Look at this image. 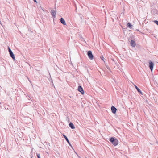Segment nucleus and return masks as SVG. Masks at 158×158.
Here are the masks:
<instances>
[{
    "label": "nucleus",
    "instance_id": "10",
    "mask_svg": "<svg viewBox=\"0 0 158 158\" xmlns=\"http://www.w3.org/2000/svg\"><path fill=\"white\" fill-rule=\"evenodd\" d=\"M63 135L64 137V138H65V139L67 141V142L69 144V145H70V143L68 139L67 138V137L64 135L63 134Z\"/></svg>",
    "mask_w": 158,
    "mask_h": 158
},
{
    "label": "nucleus",
    "instance_id": "12",
    "mask_svg": "<svg viewBox=\"0 0 158 158\" xmlns=\"http://www.w3.org/2000/svg\"><path fill=\"white\" fill-rule=\"evenodd\" d=\"M56 12L54 10H52L51 11V14L52 16H55L56 15Z\"/></svg>",
    "mask_w": 158,
    "mask_h": 158
},
{
    "label": "nucleus",
    "instance_id": "14",
    "mask_svg": "<svg viewBox=\"0 0 158 158\" xmlns=\"http://www.w3.org/2000/svg\"><path fill=\"white\" fill-rule=\"evenodd\" d=\"M100 58L104 61V62H105V61H104V59H105L104 58V57L102 56H101L100 57Z\"/></svg>",
    "mask_w": 158,
    "mask_h": 158
},
{
    "label": "nucleus",
    "instance_id": "16",
    "mask_svg": "<svg viewBox=\"0 0 158 158\" xmlns=\"http://www.w3.org/2000/svg\"><path fill=\"white\" fill-rule=\"evenodd\" d=\"M8 50H9V52L10 54L12 52L11 50V49H10V48L9 47H8Z\"/></svg>",
    "mask_w": 158,
    "mask_h": 158
},
{
    "label": "nucleus",
    "instance_id": "1",
    "mask_svg": "<svg viewBox=\"0 0 158 158\" xmlns=\"http://www.w3.org/2000/svg\"><path fill=\"white\" fill-rule=\"evenodd\" d=\"M110 141L114 146H117L118 143V140L113 137L111 138L110 139Z\"/></svg>",
    "mask_w": 158,
    "mask_h": 158
},
{
    "label": "nucleus",
    "instance_id": "9",
    "mask_svg": "<svg viewBox=\"0 0 158 158\" xmlns=\"http://www.w3.org/2000/svg\"><path fill=\"white\" fill-rule=\"evenodd\" d=\"M69 126L72 129H74L75 128L73 124L72 123H69Z\"/></svg>",
    "mask_w": 158,
    "mask_h": 158
},
{
    "label": "nucleus",
    "instance_id": "7",
    "mask_svg": "<svg viewBox=\"0 0 158 158\" xmlns=\"http://www.w3.org/2000/svg\"><path fill=\"white\" fill-rule=\"evenodd\" d=\"M60 21L61 23H62L63 25H66V23H65V22L63 18H61V19H60Z\"/></svg>",
    "mask_w": 158,
    "mask_h": 158
},
{
    "label": "nucleus",
    "instance_id": "5",
    "mask_svg": "<svg viewBox=\"0 0 158 158\" xmlns=\"http://www.w3.org/2000/svg\"><path fill=\"white\" fill-rule=\"evenodd\" d=\"M111 110L113 113L114 114H115V113L117 109L114 106H112L111 107Z\"/></svg>",
    "mask_w": 158,
    "mask_h": 158
},
{
    "label": "nucleus",
    "instance_id": "18",
    "mask_svg": "<svg viewBox=\"0 0 158 158\" xmlns=\"http://www.w3.org/2000/svg\"><path fill=\"white\" fill-rule=\"evenodd\" d=\"M154 22L157 25H158V21L157 20H155L154 21Z\"/></svg>",
    "mask_w": 158,
    "mask_h": 158
},
{
    "label": "nucleus",
    "instance_id": "8",
    "mask_svg": "<svg viewBox=\"0 0 158 158\" xmlns=\"http://www.w3.org/2000/svg\"><path fill=\"white\" fill-rule=\"evenodd\" d=\"M135 88L136 89L138 92H139L141 94H142V93L140 90L135 85H134Z\"/></svg>",
    "mask_w": 158,
    "mask_h": 158
},
{
    "label": "nucleus",
    "instance_id": "6",
    "mask_svg": "<svg viewBox=\"0 0 158 158\" xmlns=\"http://www.w3.org/2000/svg\"><path fill=\"white\" fill-rule=\"evenodd\" d=\"M131 44L133 47H135L136 46L135 42L134 40H132L131 42Z\"/></svg>",
    "mask_w": 158,
    "mask_h": 158
},
{
    "label": "nucleus",
    "instance_id": "4",
    "mask_svg": "<svg viewBox=\"0 0 158 158\" xmlns=\"http://www.w3.org/2000/svg\"><path fill=\"white\" fill-rule=\"evenodd\" d=\"M78 91L80 92L82 94H83L84 93V92L83 90V88L81 86H79L78 88Z\"/></svg>",
    "mask_w": 158,
    "mask_h": 158
},
{
    "label": "nucleus",
    "instance_id": "20",
    "mask_svg": "<svg viewBox=\"0 0 158 158\" xmlns=\"http://www.w3.org/2000/svg\"><path fill=\"white\" fill-rule=\"evenodd\" d=\"M33 0L34 1V2H36V3L37 2L36 0Z\"/></svg>",
    "mask_w": 158,
    "mask_h": 158
},
{
    "label": "nucleus",
    "instance_id": "17",
    "mask_svg": "<svg viewBox=\"0 0 158 158\" xmlns=\"http://www.w3.org/2000/svg\"><path fill=\"white\" fill-rule=\"evenodd\" d=\"M8 50H9V52L10 54L12 52L11 50V49H10V48L9 47H8Z\"/></svg>",
    "mask_w": 158,
    "mask_h": 158
},
{
    "label": "nucleus",
    "instance_id": "2",
    "mask_svg": "<svg viewBox=\"0 0 158 158\" xmlns=\"http://www.w3.org/2000/svg\"><path fill=\"white\" fill-rule=\"evenodd\" d=\"M87 55L89 59L92 60L93 58V56L92 54V52L91 51H89L88 52Z\"/></svg>",
    "mask_w": 158,
    "mask_h": 158
},
{
    "label": "nucleus",
    "instance_id": "13",
    "mask_svg": "<svg viewBox=\"0 0 158 158\" xmlns=\"http://www.w3.org/2000/svg\"><path fill=\"white\" fill-rule=\"evenodd\" d=\"M127 27L129 28H131L132 25L130 23H128L127 24Z\"/></svg>",
    "mask_w": 158,
    "mask_h": 158
},
{
    "label": "nucleus",
    "instance_id": "11",
    "mask_svg": "<svg viewBox=\"0 0 158 158\" xmlns=\"http://www.w3.org/2000/svg\"><path fill=\"white\" fill-rule=\"evenodd\" d=\"M10 56L14 60H15V56L14 54L13 53V52L10 54Z\"/></svg>",
    "mask_w": 158,
    "mask_h": 158
},
{
    "label": "nucleus",
    "instance_id": "3",
    "mask_svg": "<svg viewBox=\"0 0 158 158\" xmlns=\"http://www.w3.org/2000/svg\"><path fill=\"white\" fill-rule=\"evenodd\" d=\"M149 67L151 71H152V70L153 69V66H154V63L151 61H149Z\"/></svg>",
    "mask_w": 158,
    "mask_h": 158
},
{
    "label": "nucleus",
    "instance_id": "19",
    "mask_svg": "<svg viewBox=\"0 0 158 158\" xmlns=\"http://www.w3.org/2000/svg\"><path fill=\"white\" fill-rule=\"evenodd\" d=\"M37 156L38 158H40V154H37Z\"/></svg>",
    "mask_w": 158,
    "mask_h": 158
},
{
    "label": "nucleus",
    "instance_id": "15",
    "mask_svg": "<svg viewBox=\"0 0 158 158\" xmlns=\"http://www.w3.org/2000/svg\"><path fill=\"white\" fill-rule=\"evenodd\" d=\"M8 50H9V52L10 54L12 52L11 50V49H10V48L9 47H8Z\"/></svg>",
    "mask_w": 158,
    "mask_h": 158
}]
</instances>
